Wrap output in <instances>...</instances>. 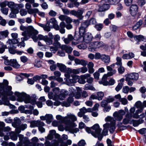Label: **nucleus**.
Listing matches in <instances>:
<instances>
[{
	"label": "nucleus",
	"instance_id": "f257e3e1",
	"mask_svg": "<svg viewBox=\"0 0 146 146\" xmlns=\"http://www.w3.org/2000/svg\"><path fill=\"white\" fill-rule=\"evenodd\" d=\"M20 29L21 30L24 31L22 33V35L24 36L22 38V40L25 38L26 40H28L30 38L32 33L37 35L38 33V31L35 29L32 26L25 27L21 25Z\"/></svg>",
	"mask_w": 146,
	"mask_h": 146
},
{
	"label": "nucleus",
	"instance_id": "f03ea898",
	"mask_svg": "<svg viewBox=\"0 0 146 146\" xmlns=\"http://www.w3.org/2000/svg\"><path fill=\"white\" fill-rule=\"evenodd\" d=\"M102 129L100 128L98 124H96L91 128L87 127L86 128V132L91 134L95 137H98L99 141H101L103 138L102 135L100 134Z\"/></svg>",
	"mask_w": 146,
	"mask_h": 146
},
{
	"label": "nucleus",
	"instance_id": "7ed1b4c3",
	"mask_svg": "<svg viewBox=\"0 0 146 146\" xmlns=\"http://www.w3.org/2000/svg\"><path fill=\"white\" fill-rule=\"evenodd\" d=\"M14 94L17 98V100L19 102L24 101L26 104L30 103L33 104L35 103V100L31 101L29 96L24 92L20 93L16 91L15 92Z\"/></svg>",
	"mask_w": 146,
	"mask_h": 146
},
{
	"label": "nucleus",
	"instance_id": "20e7f679",
	"mask_svg": "<svg viewBox=\"0 0 146 146\" xmlns=\"http://www.w3.org/2000/svg\"><path fill=\"white\" fill-rule=\"evenodd\" d=\"M56 119L59 120L60 122L67 125H72L73 122L77 120L76 117L74 115L68 114L67 116L63 117L60 115H57Z\"/></svg>",
	"mask_w": 146,
	"mask_h": 146
},
{
	"label": "nucleus",
	"instance_id": "39448f33",
	"mask_svg": "<svg viewBox=\"0 0 146 146\" xmlns=\"http://www.w3.org/2000/svg\"><path fill=\"white\" fill-rule=\"evenodd\" d=\"M84 12V9H78L77 11L72 10L70 11V14L78 18V19H74L73 22L76 25H78L80 23V20H82L83 18L82 14Z\"/></svg>",
	"mask_w": 146,
	"mask_h": 146
},
{
	"label": "nucleus",
	"instance_id": "423d86ee",
	"mask_svg": "<svg viewBox=\"0 0 146 146\" xmlns=\"http://www.w3.org/2000/svg\"><path fill=\"white\" fill-rule=\"evenodd\" d=\"M105 121H106L110 122V123H106L109 124L108 127L110 133L112 134L114 132L115 129V120L114 118L110 116H108L105 119Z\"/></svg>",
	"mask_w": 146,
	"mask_h": 146
},
{
	"label": "nucleus",
	"instance_id": "0eeeda50",
	"mask_svg": "<svg viewBox=\"0 0 146 146\" xmlns=\"http://www.w3.org/2000/svg\"><path fill=\"white\" fill-rule=\"evenodd\" d=\"M5 85L3 84H0V94L2 96H10L12 95L13 92L11 91L12 87L7 86L5 90Z\"/></svg>",
	"mask_w": 146,
	"mask_h": 146
},
{
	"label": "nucleus",
	"instance_id": "6e6552de",
	"mask_svg": "<svg viewBox=\"0 0 146 146\" xmlns=\"http://www.w3.org/2000/svg\"><path fill=\"white\" fill-rule=\"evenodd\" d=\"M104 45V44L102 41H95L89 43L88 48L90 51L94 52L96 49L102 47Z\"/></svg>",
	"mask_w": 146,
	"mask_h": 146
},
{
	"label": "nucleus",
	"instance_id": "1a4fd4ad",
	"mask_svg": "<svg viewBox=\"0 0 146 146\" xmlns=\"http://www.w3.org/2000/svg\"><path fill=\"white\" fill-rule=\"evenodd\" d=\"M19 137V141L17 143V146H21L23 145L27 146L30 144L31 142L28 138L27 137H24L23 135L20 134Z\"/></svg>",
	"mask_w": 146,
	"mask_h": 146
},
{
	"label": "nucleus",
	"instance_id": "9d476101",
	"mask_svg": "<svg viewBox=\"0 0 146 146\" xmlns=\"http://www.w3.org/2000/svg\"><path fill=\"white\" fill-rule=\"evenodd\" d=\"M117 62L115 63H114L110 66H107V69L108 71H110L108 73V75L109 76H111L113 74H115L116 72V70H113L112 67L113 68H117L119 65V57H117L116 58Z\"/></svg>",
	"mask_w": 146,
	"mask_h": 146
},
{
	"label": "nucleus",
	"instance_id": "9b49d317",
	"mask_svg": "<svg viewBox=\"0 0 146 146\" xmlns=\"http://www.w3.org/2000/svg\"><path fill=\"white\" fill-rule=\"evenodd\" d=\"M78 76L74 75L71 77L70 76L65 78L64 80L66 85L70 86H72L74 85V83L76 82V80L78 79Z\"/></svg>",
	"mask_w": 146,
	"mask_h": 146
},
{
	"label": "nucleus",
	"instance_id": "f8f14e48",
	"mask_svg": "<svg viewBox=\"0 0 146 146\" xmlns=\"http://www.w3.org/2000/svg\"><path fill=\"white\" fill-rule=\"evenodd\" d=\"M62 138L59 137L53 140L52 141L51 143L53 146H58L59 145V144L60 143V146H62L61 145L63 142V140L62 139L64 140L67 139L68 138V136L67 135L63 134L62 135Z\"/></svg>",
	"mask_w": 146,
	"mask_h": 146
},
{
	"label": "nucleus",
	"instance_id": "ddd939ff",
	"mask_svg": "<svg viewBox=\"0 0 146 146\" xmlns=\"http://www.w3.org/2000/svg\"><path fill=\"white\" fill-rule=\"evenodd\" d=\"M88 20H86L85 21L81 23L80 26L79 28V32L80 34H83L85 32L86 29L89 25Z\"/></svg>",
	"mask_w": 146,
	"mask_h": 146
},
{
	"label": "nucleus",
	"instance_id": "4468645a",
	"mask_svg": "<svg viewBox=\"0 0 146 146\" xmlns=\"http://www.w3.org/2000/svg\"><path fill=\"white\" fill-rule=\"evenodd\" d=\"M18 34L17 33H12L11 34L12 37L13 38L12 39H9L7 41V44L13 43L17 44L18 42V40L16 38L18 37Z\"/></svg>",
	"mask_w": 146,
	"mask_h": 146
},
{
	"label": "nucleus",
	"instance_id": "2eb2a0df",
	"mask_svg": "<svg viewBox=\"0 0 146 146\" xmlns=\"http://www.w3.org/2000/svg\"><path fill=\"white\" fill-rule=\"evenodd\" d=\"M93 38V36L91 33L89 32L86 34L84 33L83 36V41L86 43H89L91 41Z\"/></svg>",
	"mask_w": 146,
	"mask_h": 146
},
{
	"label": "nucleus",
	"instance_id": "dca6fc26",
	"mask_svg": "<svg viewBox=\"0 0 146 146\" xmlns=\"http://www.w3.org/2000/svg\"><path fill=\"white\" fill-rule=\"evenodd\" d=\"M68 91L66 90L62 89L60 92V93L57 96V100H64L68 95Z\"/></svg>",
	"mask_w": 146,
	"mask_h": 146
},
{
	"label": "nucleus",
	"instance_id": "f3484780",
	"mask_svg": "<svg viewBox=\"0 0 146 146\" xmlns=\"http://www.w3.org/2000/svg\"><path fill=\"white\" fill-rule=\"evenodd\" d=\"M138 8L136 5H132L129 8V12L132 16H135L138 12Z\"/></svg>",
	"mask_w": 146,
	"mask_h": 146
},
{
	"label": "nucleus",
	"instance_id": "a211bd4d",
	"mask_svg": "<svg viewBox=\"0 0 146 146\" xmlns=\"http://www.w3.org/2000/svg\"><path fill=\"white\" fill-rule=\"evenodd\" d=\"M125 118H124L123 120V123L125 125L130 124V121L132 119V115L131 114L128 112L125 115Z\"/></svg>",
	"mask_w": 146,
	"mask_h": 146
},
{
	"label": "nucleus",
	"instance_id": "6ab92c4d",
	"mask_svg": "<svg viewBox=\"0 0 146 146\" xmlns=\"http://www.w3.org/2000/svg\"><path fill=\"white\" fill-rule=\"evenodd\" d=\"M139 77V75L138 73H132L127 75L126 77L127 79H130L132 80H138Z\"/></svg>",
	"mask_w": 146,
	"mask_h": 146
},
{
	"label": "nucleus",
	"instance_id": "aec40b11",
	"mask_svg": "<svg viewBox=\"0 0 146 146\" xmlns=\"http://www.w3.org/2000/svg\"><path fill=\"white\" fill-rule=\"evenodd\" d=\"M7 45H9L8 46L9 51L10 53L12 54H14L16 53V50L14 49L17 48L16 44L11 43V44H7Z\"/></svg>",
	"mask_w": 146,
	"mask_h": 146
},
{
	"label": "nucleus",
	"instance_id": "412c9836",
	"mask_svg": "<svg viewBox=\"0 0 146 146\" xmlns=\"http://www.w3.org/2000/svg\"><path fill=\"white\" fill-rule=\"evenodd\" d=\"M98 12H103L108 9L110 8L109 5L108 4H104L102 5H99Z\"/></svg>",
	"mask_w": 146,
	"mask_h": 146
},
{
	"label": "nucleus",
	"instance_id": "4be33fe9",
	"mask_svg": "<svg viewBox=\"0 0 146 146\" xmlns=\"http://www.w3.org/2000/svg\"><path fill=\"white\" fill-rule=\"evenodd\" d=\"M84 33L83 34H80V32H79V34H75L73 39L77 41L78 42H82L83 41V36Z\"/></svg>",
	"mask_w": 146,
	"mask_h": 146
},
{
	"label": "nucleus",
	"instance_id": "5701e85b",
	"mask_svg": "<svg viewBox=\"0 0 146 146\" xmlns=\"http://www.w3.org/2000/svg\"><path fill=\"white\" fill-rule=\"evenodd\" d=\"M74 62L77 65L80 64L83 66H85L87 64V62L86 61L83 59H80L77 58L74 59Z\"/></svg>",
	"mask_w": 146,
	"mask_h": 146
},
{
	"label": "nucleus",
	"instance_id": "b1692460",
	"mask_svg": "<svg viewBox=\"0 0 146 146\" xmlns=\"http://www.w3.org/2000/svg\"><path fill=\"white\" fill-rule=\"evenodd\" d=\"M143 120L142 119H139L138 120H135L132 119L130 122V124H133V126L134 127L137 126L139 124L142 123Z\"/></svg>",
	"mask_w": 146,
	"mask_h": 146
},
{
	"label": "nucleus",
	"instance_id": "393cba45",
	"mask_svg": "<svg viewBox=\"0 0 146 146\" xmlns=\"http://www.w3.org/2000/svg\"><path fill=\"white\" fill-rule=\"evenodd\" d=\"M109 76L108 74H104L102 78L101 81L99 82V83L100 84H102L104 86L109 85L108 82L107 80V77Z\"/></svg>",
	"mask_w": 146,
	"mask_h": 146
},
{
	"label": "nucleus",
	"instance_id": "a878e982",
	"mask_svg": "<svg viewBox=\"0 0 146 146\" xmlns=\"http://www.w3.org/2000/svg\"><path fill=\"white\" fill-rule=\"evenodd\" d=\"M2 100H0V105L4 104L8 106L9 104V102L8 100L7 96H3Z\"/></svg>",
	"mask_w": 146,
	"mask_h": 146
},
{
	"label": "nucleus",
	"instance_id": "bb28decb",
	"mask_svg": "<svg viewBox=\"0 0 146 146\" xmlns=\"http://www.w3.org/2000/svg\"><path fill=\"white\" fill-rule=\"evenodd\" d=\"M50 23H51L54 27V28L56 30H58L60 29L59 26L57 24V22L55 18H53L51 19L49 22H48Z\"/></svg>",
	"mask_w": 146,
	"mask_h": 146
},
{
	"label": "nucleus",
	"instance_id": "cd10ccee",
	"mask_svg": "<svg viewBox=\"0 0 146 146\" xmlns=\"http://www.w3.org/2000/svg\"><path fill=\"white\" fill-rule=\"evenodd\" d=\"M4 126L2 128H0V136L2 137L4 136L3 132H7L10 131L11 129L9 126L4 127L5 126V123H4Z\"/></svg>",
	"mask_w": 146,
	"mask_h": 146
},
{
	"label": "nucleus",
	"instance_id": "c85d7f7f",
	"mask_svg": "<svg viewBox=\"0 0 146 146\" xmlns=\"http://www.w3.org/2000/svg\"><path fill=\"white\" fill-rule=\"evenodd\" d=\"M101 60L107 65L110 62V57L104 54H102Z\"/></svg>",
	"mask_w": 146,
	"mask_h": 146
},
{
	"label": "nucleus",
	"instance_id": "c756f323",
	"mask_svg": "<svg viewBox=\"0 0 146 146\" xmlns=\"http://www.w3.org/2000/svg\"><path fill=\"white\" fill-rule=\"evenodd\" d=\"M43 124L42 121H33L31 122L30 127H38L40 125H42Z\"/></svg>",
	"mask_w": 146,
	"mask_h": 146
},
{
	"label": "nucleus",
	"instance_id": "7c9ffc66",
	"mask_svg": "<svg viewBox=\"0 0 146 146\" xmlns=\"http://www.w3.org/2000/svg\"><path fill=\"white\" fill-rule=\"evenodd\" d=\"M109 126V124L108 123H106L103 125L104 129L102 133L100 134L102 135V137L103 136H105L108 135V127Z\"/></svg>",
	"mask_w": 146,
	"mask_h": 146
},
{
	"label": "nucleus",
	"instance_id": "2f4dec72",
	"mask_svg": "<svg viewBox=\"0 0 146 146\" xmlns=\"http://www.w3.org/2000/svg\"><path fill=\"white\" fill-rule=\"evenodd\" d=\"M62 39H64L63 41L65 44H68L73 39V37L72 35H68L67 38H64L63 37L62 38Z\"/></svg>",
	"mask_w": 146,
	"mask_h": 146
},
{
	"label": "nucleus",
	"instance_id": "473e14b6",
	"mask_svg": "<svg viewBox=\"0 0 146 146\" xmlns=\"http://www.w3.org/2000/svg\"><path fill=\"white\" fill-rule=\"evenodd\" d=\"M32 143L34 144H37L36 146H43L44 144L41 143H38V138L36 137L33 138L31 139Z\"/></svg>",
	"mask_w": 146,
	"mask_h": 146
},
{
	"label": "nucleus",
	"instance_id": "72a5a7b5",
	"mask_svg": "<svg viewBox=\"0 0 146 146\" xmlns=\"http://www.w3.org/2000/svg\"><path fill=\"white\" fill-rule=\"evenodd\" d=\"M119 99V94L115 95L113 97L111 96H109L107 98L106 100L108 103L115 100V99Z\"/></svg>",
	"mask_w": 146,
	"mask_h": 146
},
{
	"label": "nucleus",
	"instance_id": "f704fd0d",
	"mask_svg": "<svg viewBox=\"0 0 146 146\" xmlns=\"http://www.w3.org/2000/svg\"><path fill=\"white\" fill-rule=\"evenodd\" d=\"M11 61H12L11 66L16 68H18L20 67L21 65L18 63L16 59H13Z\"/></svg>",
	"mask_w": 146,
	"mask_h": 146
},
{
	"label": "nucleus",
	"instance_id": "c9c22d12",
	"mask_svg": "<svg viewBox=\"0 0 146 146\" xmlns=\"http://www.w3.org/2000/svg\"><path fill=\"white\" fill-rule=\"evenodd\" d=\"M67 129L70 133L73 134L76 133L79 131L78 128H74L73 127H68Z\"/></svg>",
	"mask_w": 146,
	"mask_h": 146
},
{
	"label": "nucleus",
	"instance_id": "e433bc0d",
	"mask_svg": "<svg viewBox=\"0 0 146 146\" xmlns=\"http://www.w3.org/2000/svg\"><path fill=\"white\" fill-rule=\"evenodd\" d=\"M11 139L13 140H16L17 139L18 134L13 131H11L9 133Z\"/></svg>",
	"mask_w": 146,
	"mask_h": 146
},
{
	"label": "nucleus",
	"instance_id": "4c0bfd02",
	"mask_svg": "<svg viewBox=\"0 0 146 146\" xmlns=\"http://www.w3.org/2000/svg\"><path fill=\"white\" fill-rule=\"evenodd\" d=\"M50 134H49L47 137H45L46 139L48 140H52L53 137V135L55 133V131L54 130H51L49 131Z\"/></svg>",
	"mask_w": 146,
	"mask_h": 146
},
{
	"label": "nucleus",
	"instance_id": "58836bf2",
	"mask_svg": "<svg viewBox=\"0 0 146 146\" xmlns=\"http://www.w3.org/2000/svg\"><path fill=\"white\" fill-rule=\"evenodd\" d=\"M46 120L48 124H50L52 121L53 118V116L51 114H46Z\"/></svg>",
	"mask_w": 146,
	"mask_h": 146
},
{
	"label": "nucleus",
	"instance_id": "ea45409f",
	"mask_svg": "<svg viewBox=\"0 0 146 146\" xmlns=\"http://www.w3.org/2000/svg\"><path fill=\"white\" fill-rule=\"evenodd\" d=\"M44 39V41L47 45H50L52 44V39L49 38L48 36H45V37Z\"/></svg>",
	"mask_w": 146,
	"mask_h": 146
},
{
	"label": "nucleus",
	"instance_id": "a19ab883",
	"mask_svg": "<svg viewBox=\"0 0 146 146\" xmlns=\"http://www.w3.org/2000/svg\"><path fill=\"white\" fill-rule=\"evenodd\" d=\"M48 96L49 99H52L54 100H57V96L53 92H49Z\"/></svg>",
	"mask_w": 146,
	"mask_h": 146
},
{
	"label": "nucleus",
	"instance_id": "79ce46f5",
	"mask_svg": "<svg viewBox=\"0 0 146 146\" xmlns=\"http://www.w3.org/2000/svg\"><path fill=\"white\" fill-rule=\"evenodd\" d=\"M57 66L62 72H64L66 70V66L62 63H57Z\"/></svg>",
	"mask_w": 146,
	"mask_h": 146
},
{
	"label": "nucleus",
	"instance_id": "37998d69",
	"mask_svg": "<svg viewBox=\"0 0 146 146\" xmlns=\"http://www.w3.org/2000/svg\"><path fill=\"white\" fill-rule=\"evenodd\" d=\"M84 89L86 90H90L93 91L95 90V88L93 86H91L90 84H87L85 85L84 88Z\"/></svg>",
	"mask_w": 146,
	"mask_h": 146
},
{
	"label": "nucleus",
	"instance_id": "c03bdc74",
	"mask_svg": "<svg viewBox=\"0 0 146 146\" xmlns=\"http://www.w3.org/2000/svg\"><path fill=\"white\" fill-rule=\"evenodd\" d=\"M67 69L69 73H72L75 74H79L80 73V68L73 70H72L70 68H68Z\"/></svg>",
	"mask_w": 146,
	"mask_h": 146
},
{
	"label": "nucleus",
	"instance_id": "a18cd8bd",
	"mask_svg": "<svg viewBox=\"0 0 146 146\" xmlns=\"http://www.w3.org/2000/svg\"><path fill=\"white\" fill-rule=\"evenodd\" d=\"M38 11V9L36 8H35L33 9H30L28 10V13L30 14L37 13Z\"/></svg>",
	"mask_w": 146,
	"mask_h": 146
},
{
	"label": "nucleus",
	"instance_id": "49530a36",
	"mask_svg": "<svg viewBox=\"0 0 146 146\" xmlns=\"http://www.w3.org/2000/svg\"><path fill=\"white\" fill-rule=\"evenodd\" d=\"M121 96L119 94V102H121V104L124 105H125L127 103V100L125 98H121Z\"/></svg>",
	"mask_w": 146,
	"mask_h": 146
},
{
	"label": "nucleus",
	"instance_id": "de8ad7c7",
	"mask_svg": "<svg viewBox=\"0 0 146 146\" xmlns=\"http://www.w3.org/2000/svg\"><path fill=\"white\" fill-rule=\"evenodd\" d=\"M3 146H15V145L12 142H10L8 143L6 141H3L1 144Z\"/></svg>",
	"mask_w": 146,
	"mask_h": 146
},
{
	"label": "nucleus",
	"instance_id": "09e8293b",
	"mask_svg": "<svg viewBox=\"0 0 146 146\" xmlns=\"http://www.w3.org/2000/svg\"><path fill=\"white\" fill-rule=\"evenodd\" d=\"M97 100L100 101L102 100L104 96V94L103 92H97Z\"/></svg>",
	"mask_w": 146,
	"mask_h": 146
},
{
	"label": "nucleus",
	"instance_id": "8fccbe9b",
	"mask_svg": "<svg viewBox=\"0 0 146 146\" xmlns=\"http://www.w3.org/2000/svg\"><path fill=\"white\" fill-rule=\"evenodd\" d=\"M42 123L43 124V125H40L38 127V130L41 133H44L45 131V129L44 127H43L45 125V124L42 121Z\"/></svg>",
	"mask_w": 146,
	"mask_h": 146
},
{
	"label": "nucleus",
	"instance_id": "3c124183",
	"mask_svg": "<svg viewBox=\"0 0 146 146\" xmlns=\"http://www.w3.org/2000/svg\"><path fill=\"white\" fill-rule=\"evenodd\" d=\"M103 27V25L101 23L96 24L94 26L95 28L98 31H101Z\"/></svg>",
	"mask_w": 146,
	"mask_h": 146
},
{
	"label": "nucleus",
	"instance_id": "603ef678",
	"mask_svg": "<svg viewBox=\"0 0 146 146\" xmlns=\"http://www.w3.org/2000/svg\"><path fill=\"white\" fill-rule=\"evenodd\" d=\"M22 37L21 38V42H20L19 44H17V43L16 44L17 47V46H20V48L22 46L23 47H25V43L24 42V41L27 40H25V38L22 40Z\"/></svg>",
	"mask_w": 146,
	"mask_h": 146
},
{
	"label": "nucleus",
	"instance_id": "864d4df0",
	"mask_svg": "<svg viewBox=\"0 0 146 146\" xmlns=\"http://www.w3.org/2000/svg\"><path fill=\"white\" fill-rule=\"evenodd\" d=\"M43 29L45 31L47 32H49L50 31V23L48 21L47 22Z\"/></svg>",
	"mask_w": 146,
	"mask_h": 146
},
{
	"label": "nucleus",
	"instance_id": "5fc2aeb1",
	"mask_svg": "<svg viewBox=\"0 0 146 146\" xmlns=\"http://www.w3.org/2000/svg\"><path fill=\"white\" fill-rule=\"evenodd\" d=\"M69 91L70 93L69 94L70 96H74V93H75L76 91L75 89H74L73 87H71L69 88Z\"/></svg>",
	"mask_w": 146,
	"mask_h": 146
},
{
	"label": "nucleus",
	"instance_id": "6e6d98bb",
	"mask_svg": "<svg viewBox=\"0 0 146 146\" xmlns=\"http://www.w3.org/2000/svg\"><path fill=\"white\" fill-rule=\"evenodd\" d=\"M34 64L35 66L38 68L40 67L41 66V62L38 59H36L35 60V62Z\"/></svg>",
	"mask_w": 146,
	"mask_h": 146
},
{
	"label": "nucleus",
	"instance_id": "4d7b16f0",
	"mask_svg": "<svg viewBox=\"0 0 146 146\" xmlns=\"http://www.w3.org/2000/svg\"><path fill=\"white\" fill-rule=\"evenodd\" d=\"M20 59L21 61L23 63L27 62L28 60V58L25 56H22L20 57Z\"/></svg>",
	"mask_w": 146,
	"mask_h": 146
},
{
	"label": "nucleus",
	"instance_id": "13d9d810",
	"mask_svg": "<svg viewBox=\"0 0 146 146\" xmlns=\"http://www.w3.org/2000/svg\"><path fill=\"white\" fill-rule=\"evenodd\" d=\"M135 106L137 108H143V106H142V103L140 101L137 102L135 104Z\"/></svg>",
	"mask_w": 146,
	"mask_h": 146
},
{
	"label": "nucleus",
	"instance_id": "bf43d9fd",
	"mask_svg": "<svg viewBox=\"0 0 146 146\" xmlns=\"http://www.w3.org/2000/svg\"><path fill=\"white\" fill-rule=\"evenodd\" d=\"M60 89L58 87H56L53 88L52 90L53 92L57 96L60 92Z\"/></svg>",
	"mask_w": 146,
	"mask_h": 146
},
{
	"label": "nucleus",
	"instance_id": "052dcab7",
	"mask_svg": "<svg viewBox=\"0 0 146 146\" xmlns=\"http://www.w3.org/2000/svg\"><path fill=\"white\" fill-rule=\"evenodd\" d=\"M78 47L80 49H84L87 48V46L85 43H83L78 45Z\"/></svg>",
	"mask_w": 146,
	"mask_h": 146
},
{
	"label": "nucleus",
	"instance_id": "680f3d73",
	"mask_svg": "<svg viewBox=\"0 0 146 146\" xmlns=\"http://www.w3.org/2000/svg\"><path fill=\"white\" fill-rule=\"evenodd\" d=\"M88 22L89 25L90 24L95 25L97 23L96 19L94 18H92L90 19L89 20H88Z\"/></svg>",
	"mask_w": 146,
	"mask_h": 146
},
{
	"label": "nucleus",
	"instance_id": "e2e57ef3",
	"mask_svg": "<svg viewBox=\"0 0 146 146\" xmlns=\"http://www.w3.org/2000/svg\"><path fill=\"white\" fill-rule=\"evenodd\" d=\"M78 78L79 77L78 79V81L79 83L82 84H84L86 83V81L85 80H84L83 78H82L83 77L81 76H80V78Z\"/></svg>",
	"mask_w": 146,
	"mask_h": 146
},
{
	"label": "nucleus",
	"instance_id": "0e129e2a",
	"mask_svg": "<svg viewBox=\"0 0 146 146\" xmlns=\"http://www.w3.org/2000/svg\"><path fill=\"white\" fill-rule=\"evenodd\" d=\"M48 79L50 80H56L58 81L61 82L62 80V78H56L55 76H51L48 77Z\"/></svg>",
	"mask_w": 146,
	"mask_h": 146
},
{
	"label": "nucleus",
	"instance_id": "69168bd1",
	"mask_svg": "<svg viewBox=\"0 0 146 146\" xmlns=\"http://www.w3.org/2000/svg\"><path fill=\"white\" fill-rule=\"evenodd\" d=\"M1 10L3 14L5 15H7L8 14L9 11L8 8H1Z\"/></svg>",
	"mask_w": 146,
	"mask_h": 146
},
{
	"label": "nucleus",
	"instance_id": "338daca9",
	"mask_svg": "<svg viewBox=\"0 0 146 146\" xmlns=\"http://www.w3.org/2000/svg\"><path fill=\"white\" fill-rule=\"evenodd\" d=\"M102 36L100 32L98 33L94 36V38L97 40H100Z\"/></svg>",
	"mask_w": 146,
	"mask_h": 146
},
{
	"label": "nucleus",
	"instance_id": "774afa93",
	"mask_svg": "<svg viewBox=\"0 0 146 146\" xmlns=\"http://www.w3.org/2000/svg\"><path fill=\"white\" fill-rule=\"evenodd\" d=\"M80 73L81 72L82 73H84L88 71L87 68L85 66L80 68Z\"/></svg>",
	"mask_w": 146,
	"mask_h": 146
}]
</instances>
